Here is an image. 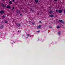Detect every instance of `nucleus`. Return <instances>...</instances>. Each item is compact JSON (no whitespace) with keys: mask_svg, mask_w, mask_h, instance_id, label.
<instances>
[{"mask_svg":"<svg viewBox=\"0 0 65 65\" xmlns=\"http://www.w3.org/2000/svg\"><path fill=\"white\" fill-rule=\"evenodd\" d=\"M13 41L14 42V43H15V42H18V40H16L14 41Z\"/></svg>","mask_w":65,"mask_h":65,"instance_id":"nucleus-1","label":"nucleus"},{"mask_svg":"<svg viewBox=\"0 0 65 65\" xmlns=\"http://www.w3.org/2000/svg\"><path fill=\"white\" fill-rule=\"evenodd\" d=\"M58 35H61V32L59 31V32H58Z\"/></svg>","mask_w":65,"mask_h":65,"instance_id":"nucleus-2","label":"nucleus"},{"mask_svg":"<svg viewBox=\"0 0 65 65\" xmlns=\"http://www.w3.org/2000/svg\"><path fill=\"white\" fill-rule=\"evenodd\" d=\"M41 26L40 25H39L37 27V28L38 29H40L41 28Z\"/></svg>","mask_w":65,"mask_h":65,"instance_id":"nucleus-3","label":"nucleus"},{"mask_svg":"<svg viewBox=\"0 0 65 65\" xmlns=\"http://www.w3.org/2000/svg\"><path fill=\"white\" fill-rule=\"evenodd\" d=\"M22 38H23L24 39L25 38H26V37H25V36L24 35H23L22 36Z\"/></svg>","mask_w":65,"mask_h":65,"instance_id":"nucleus-4","label":"nucleus"},{"mask_svg":"<svg viewBox=\"0 0 65 65\" xmlns=\"http://www.w3.org/2000/svg\"><path fill=\"white\" fill-rule=\"evenodd\" d=\"M30 35L29 34H27L26 35L27 36H30Z\"/></svg>","mask_w":65,"mask_h":65,"instance_id":"nucleus-5","label":"nucleus"},{"mask_svg":"<svg viewBox=\"0 0 65 65\" xmlns=\"http://www.w3.org/2000/svg\"><path fill=\"white\" fill-rule=\"evenodd\" d=\"M59 13H62V11L61 10H59Z\"/></svg>","mask_w":65,"mask_h":65,"instance_id":"nucleus-6","label":"nucleus"},{"mask_svg":"<svg viewBox=\"0 0 65 65\" xmlns=\"http://www.w3.org/2000/svg\"><path fill=\"white\" fill-rule=\"evenodd\" d=\"M17 26H21V24H20L19 23H18Z\"/></svg>","mask_w":65,"mask_h":65,"instance_id":"nucleus-7","label":"nucleus"},{"mask_svg":"<svg viewBox=\"0 0 65 65\" xmlns=\"http://www.w3.org/2000/svg\"><path fill=\"white\" fill-rule=\"evenodd\" d=\"M4 12V11H1L0 12V13L1 14H2V13H3Z\"/></svg>","mask_w":65,"mask_h":65,"instance_id":"nucleus-8","label":"nucleus"},{"mask_svg":"<svg viewBox=\"0 0 65 65\" xmlns=\"http://www.w3.org/2000/svg\"><path fill=\"white\" fill-rule=\"evenodd\" d=\"M59 21L60 22H61V23H63V21L62 20H60Z\"/></svg>","mask_w":65,"mask_h":65,"instance_id":"nucleus-9","label":"nucleus"},{"mask_svg":"<svg viewBox=\"0 0 65 65\" xmlns=\"http://www.w3.org/2000/svg\"><path fill=\"white\" fill-rule=\"evenodd\" d=\"M54 15H49V17H51V18H52V17H53Z\"/></svg>","mask_w":65,"mask_h":65,"instance_id":"nucleus-10","label":"nucleus"},{"mask_svg":"<svg viewBox=\"0 0 65 65\" xmlns=\"http://www.w3.org/2000/svg\"><path fill=\"white\" fill-rule=\"evenodd\" d=\"M7 8H10V6H8L7 7Z\"/></svg>","mask_w":65,"mask_h":65,"instance_id":"nucleus-11","label":"nucleus"},{"mask_svg":"<svg viewBox=\"0 0 65 65\" xmlns=\"http://www.w3.org/2000/svg\"><path fill=\"white\" fill-rule=\"evenodd\" d=\"M35 2H36V3H37L38 2V0H35Z\"/></svg>","mask_w":65,"mask_h":65,"instance_id":"nucleus-12","label":"nucleus"},{"mask_svg":"<svg viewBox=\"0 0 65 65\" xmlns=\"http://www.w3.org/2000/svg\"><path fill=\"white\" fill-rule=\"evenodd\" d=\"M9 3L10 4H12V2L11 1H10L9 2Z\"/></svg>","mask_w":65,"mask_h":65,"instance_id":"nucleus-13","label":"nucleus"},{"mask_svg":"<svg viewBox=\"0 0 65 65\" xmlns=\"http://www.w3.org/2000/svg\"><path fill=\"white\" fill-rule=\"evenodd\" d=\"M60 28V26H58L57 27V29H59Z\"/></svg>","mask_w":65,"mask_h":65,"instance_id":"nucleus-14","label":"nucleus"},{"mask_svg":"<svg viewBox=\"0 0 65 65\" xmlns=\"http://www.w3.org/2000/svg\"><path fill=\"white\" fill-rule=\"evenodd\" d=\"M53 13V11H50L49 13L50 14H51V13Z\"/></svg>","mask_w":65,"mask_h":65,"instance_id":"nucleus-15","label":"nucleus"},{"mask_svg":"<svg viewBox=\"0 0 65 65\" xmlns=\"http://www.w3.org/2000/svg\"><path fill=\"white\" fill-rule=\"evenodd\" d=\"M3 7H6V6L5 5H3Z\"/></svg>","mask_w":65,"mask_h":65,"instance_id":"nucleus-16","label":"nucleus"},{"mask_svg":"<svg viewBox=\"0 0 65 65\" xmlns=\"http://www.w3.org/2000/svg\"><path fill=\"white\" fill-rule=\"evenodd\" d=\"M3 25H2L1 26V28H3Z\"/></svg>","mask_w":65,"mask_h":65,"instance_id":"nucleus-17","label":"nucleus"},{"mask_svg":"<svg viewBox=\"0 0 65 65\" xmlns=\"http://www.w3.org/2000/svg\"><path fill=\"white\" fill-rule=\"evenodd\" d=\"M33 36H33V35H30V37H33Z\"/></svg>","mask_w":65,"mask_h":65,"instance_id":"nucleus-18","label":"nucleus"},{"mask_svg":"<svg viewBox=\"0 0 65 65\" xmlns=\"http://www.w3.org/2000/svg\"><path fill=\"white\" fill-rule=\"evenodd\" d=\"M5 23H7V21H5Z\"/></svg>","mask_w":65,"mask_h":65,"instance_id":"nucleus-19","label":"nucleus"},{"mask_svg":"<svg viewBox=\"0 0 65 65\" xmlns=\"http://www.w3.org/2000/svg\"><path fill=\"white\" fill-rule=\"evenodd\" d=\"M49 28H52V27L51 26H49Z\"/></svg>","mask_w":65,"mask_h":65,"instance_id":"nucleus-20","label":"nucleus"},{"mask_svg":"<svg viewBox=\"0 0 65 65\" xmlns=\"http://www.w3.org/2000/svg\"><path fill=\"white\" fill-rule=\"evenodd\" d=\"M39 23H42L40 21H39Z\"/></svg>","mask_w":65,"mask_h":65,"instance_id":"nucleus-21","label":"nucleus"},{"mask_svg":"<svg viewBox=\"0 0 65 65\" xmlns=\"http://www.w3.org/2000/svg\"><path fill=\"white\" fill-rule=\"evenodd\" d=\"M56 12H58V10H56Z\"/></svg>","mask_w":65,"mask_h":65,"instance_id":"nucleus-22","label":"nucleus"},{"mask_svg":"<svg viewBox=\"0 0 65 65\" xmlns=\"http://www.w3.org/2000/svg\"><path fill=\"white\" fill-rule=\"evenodd\" d=\"M32 24H33V25H34V24H35L34 23H33V22H32Z\"/></svg>","mask_w":65,"mask_h":65,"instance_id":"nucleus-23","label":"nucleus"},{"mask_svg":"<svg viewBox=\"0 0 65 65\" xmlns=\"http://www.w3.org/2000/svg\"><path fill=\"white\" fill-rule=\"evenodd\" d=\"M37 32H38V33H39V32H40V31H37Z\"/></svg>","mask_w":65,"mask_h":65,"instance_id":"nucleus-24","label":"nucleus"},{"mask_svg":"<svg viewBox=\"0 0 65 65\" xmlns=\"http://www.w3.org/2000/svg\"><path fill=\"white\" fill-rule=\"evenodd\" d=\"M14 7H13L12 9H14Z\"/></svg>","mask_w":65,"mask_h":65,"instance_id":"nucleus-25","label":"nucleus"},{"mask_svg":"<svg viewBox=\"0 0 65 65\" xmlns=\"http://www.w3.org/2000/svg\"><path fill=\"white\" fill-rule=\"evenodd\" d=\"M30 10L31 11H32V9H31Z\"/></svg>","mask_w":65,"mask_h":65,"instance_id":"nucleus-26","label":"nucleus"},{"mask_svg":"<svg viewBox=\"0 0 65 65\" xmlns=\"http://www.w3.org/2000/svg\"><path fill=\"white\" fill-rule=\"evenodd\" d=\"M57 1V0H54V1Z\"/></svg>","mask_w":65,"mask_h":65,"instance_id":"nucleus-27","label":"nucleus"},{"mask_svg":"<svg viewBox=\"0 0 65 65\" xmlns=\"http://www.w3.org/2000/svg\"><path fill=\"white\" fill-rule=\"evenodd\" d=\"M64 13H65V10L64 11Z\"/></svg>","mask_w":65,"mask_h":65,"instance_id":"nucleus-28","label":"nucleus"},{"mask_svg":"<svg viewBox=\"0 0 65 65\" xmlns=\"http://www.w3.org/2000/svg\"><path fill=\"white\" fill-rule=\"evenodd\" d=\"M26 38H28V37H27Z\"/></svg>","mask_w":65,"mask_h":65,"instance_id":"nucleus-29","label":"nucleus"},{"mask_svg":"<svg viewBox=\"0 0 65 65\" xmlns=\"http://www.w3.org/2000/svg\"><path fill=\"white\" fill-rule=\"evenodd\" d=\"M14 1V0H13V1Z\"/></svg>","mask_w":65,"mask_h":65,"instance_id":"nucleus-30","label":"nucleus"},{"mask_svg":"<svg viewBox=\"0 0 65 65\" xmlns=\"http://www.w3.org/2000/svg\"><path fill=\"white\" fill-rule=\"evenodd\" d=\"M12 44H13V43H12Z\"/></svg>","mask_w":65,"mask_h":65,"instance_id":"nucleus-31","label":"nucleus"},{"mask_svg":"<svg viewBox=\"0 0 65 65\" xmlns=\"http://www.w3.org/2000/svg\"><path fill=\"white\" fill-rule=\"evenodd\" d=\"M4 17V16H3V17Z\"/></svg>","mask_w":65,"mask_h":65,"instance_id":"nucleus-32","label":"nucleus"}]
</instances>
